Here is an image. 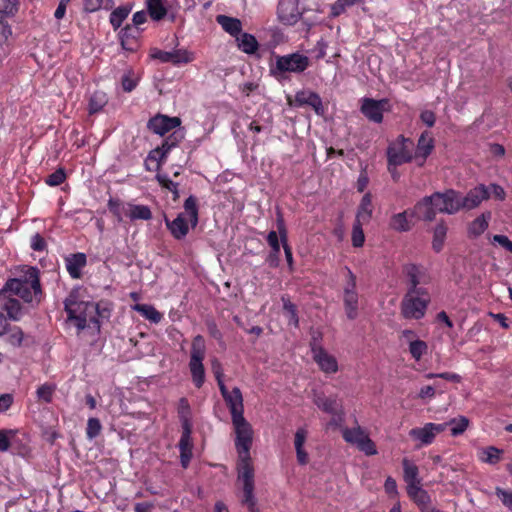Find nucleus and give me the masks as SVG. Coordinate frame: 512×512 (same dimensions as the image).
Here are the masks:
<instances>
[{
	"instance_id": "obj_10",
	"label": "nucleus",
	"mask_w": 512,
	"mask_h": 512,
	"mask_svg": "<svg viewBox=\"0 0 512 512\" xmlns=\"http://www.w3.org/2000/svg\"><path fill=\"white\" fill-rule=\"evenodd\" d=\"M22 314V306L18 300H9L0 294V336L7 330L8 319L18 321Z\"/></svg>"
},
{
	"instance_id": "obj_40",
	"label": "nucleus",
	"mask_w": 512,
	"mask_h": 512,
	"mask_svg": "<svg viewBox=\"0 0 512 512\" xmlns=\"http://www.w3.org/2000/svg\"><path fill=\"white\" fill-rule=\"evenodd\" d=\"M432 149V138L429 137L428 134L423 133L418 140L417 148L415 151L416 157H422L425 159L431 153Z\"/></svg>"
},
{
	"instance_id": "obj_64",
	"label": "nucleus",
	"mask_w": 512,
	"mask_h": 512,
	"mask_svg": "<svg viewBox=\"0 0 512 512\" xmlns=\"http://www.w3.org/2000/svg\"><path fill=\"white\" fill-rule=\"evenodd\" d=\"M420 118L423 123H425L428 127H432L435 123V114L430 110H424L420 114Z\"/></svg>"
},
{
	"instance_id": "obj_6",
	"label": "nucleus",
	"mask_w": 512,
	"mask_h": 512,
	"mask_svg": "<svg viewBox=\"0 0 512 512\" xmlns=\"http://www.w3.org/2000/svg\"><path fill=\"white\" fill-rule=\"evenodd\" d=\"M205 354V340L201 335H197L192 341L189 361L192 382L197 388H201L205 382V369L203 365Z\"/></svg>"
},
{
	"instance_id": "obj_45",
	"label": "nucleus",
	"mask_w": 512,
	"mask_h": 512,
	"mask_svg": "<svg viewBox=\"0 0 512 512\" xmlns=\"http://www.w3.org/2000/svg\"><path fill=\"white\" fill-rule=\"evenodd\" d=\"M178 414L182 423V427L191 425V409L186 398H181L178 404Z\"/></svg>"
},
{
	"instance_id": "obj_18",
	"label": "nucleus",
	"mask_w": 512,
	"mask_h": 512,
	"mask_svg": "<svg viewBox=\"0 0 512 512\" xmlns=\"http://www.w3.org/2000/svg\"><path fill=\"white\" fill-rule=\"evenodd\" d=\"M184 137L183 132L175 131L169 137H167L160 147L152 150L148 155V160L155 161L157 164V168L161 165L163 159L166 157L167 153L175 147Z\"/></svg>"
},
{
	"instance_id": "obj_47",
	"label": "nucleus",
	"mask_w": 512,
	"mask_h": 512,
	"mask_svg": "<svg viewBox=\"0 0 512 512\" xmlns=\"http://www.w3.org/2000/svg\"><path fill=\"white\" fill-rule=\"evenodd\" d=\"M427 344L422 340H411L409 351L415 360H419L427 351Z\"/></svg>"
},
{
	"instance_id": "obj_59",
	"label": "nucleus",
	"mask_w": 512,
	"mask_h": 512,
	"mask_svg": "<svg viewBox=\"0 0 512 512\" xmlns=\"http://www.w3.org/2000/svg\"><path fill=\"white\" fill-rule=\"evenodd\" d=\"M17 0H0V14H12L16 9Z\"/></svg>"
},
{
	"instance_id": "obj_51",
	"label": "nucleus",
	"mask_w": 512,
	"mask_h": 512,
	"mask_svg": "<svg viewBox=\"0 0 512 512\" xmlns=\"http://www.w3.org/2000/svg\"><path fill=\"white\" fill-rule=\"evenodd\" d=\"M85 10L89 12L97 11L100 8L109 9L112 7V0H84Z\"/></svg>"
},
{
	"instance_id": "obj_42",
	"label": "nucleus",
	"mask_w": 512,
	"mask_h": 512,
	"mask_svg": "<svg viewBox=\"0 0 512 512\" xmlns=\"http://www.w3.org/2000/svg\"><path fill=\"white\" fill-rule=\"evenodd\" d=\"M130 12L131 7L128 5L120 6L112 11L110 14V23L115 30L122 25L123 21L128 17Z\"/></svg>"
},
{
	"instance_id": "obj_32",
	"label": "nucleus",
	"mask_w": 512,
	"mask_h": 512,
	"mask_svg": "<svg viewBox=\"0 0 512 512\" xmlns=\"http://www.w3.org/2000/svg\"><path fill=\"white\" fill-rule=\"evenodd\" d=\"M448 227L444 221H440L433 230L432 248L435 252H440L443 249Z\"/></svg>"
},
{
	"instance_id": "obj_38",
	"label": "nucleus",
	"mask_w": 512,
	"mask_h": 512,
	"mask_svg": "<svg viewBox=\"0 0 512 512\" xmlns=\"http://www.w3.org/2000/svg\"><path fill=\"white\" fill-rule=\"evenodd\" d=\"M185 214L189 217V222L192 228H195L198 224V207L197 200L194 196L188 197L184 202Z\"/></svg>"
},
{
	"instance_id": "obj_24",
	"label": "nucleus",
	"mask_w": 512,
	"mask_h": 512,
	"mask_svg": "<svg viewBox=\"0 0 512 512\" xmlns=\"http://www.w3.org/2000/svg\"><path fill=\"white\" fill-rule=\"evenodd\" d=\"M230 413L231 418H236L243 416L244 406H243V397L240 389L238 387H234L231 391L230 395L224 398Z\"/></svg>"
},
{
	"instance_id": "obj_23",
	"label": "nucleus",
	"mask_w": 512,
	"mask_h": 512,
	"mask_svg": "<svg viewBox=\"0 0 512 512\" xmlns=\"http://www.w3.org/2000/svg\"><path fill=\"white\" fill-rule=\"evenodd\" d=\"M65 263L69 275L74 279H78L81 277V270L85 267L87 258L84 253H75L66 257Z\"/></svg>"
},
{
	"instance_id": "obj_29",
	"label": "nucleus",
	"mask_w": 512,
	"mask_h": 512,
	"mask_svg": "<svg viewBox=\"0 0 512 512\" xmlns=\"http://www.w3.org/2000/svg\"><path fill=\"white\" fill-rule=\"evenodd\" d=\"M491 218V213L486 212L474 219L468 228L469 236L471 237H478L481 235L487 228L488 223Z\"/></svg>"
},
{
	"instance_id": "obj_35",
	"label": "nucleus",
	"mask_w": 512,
	"mask_h": 512,
	"mask_svg": "<svg viewBox=\"0 0 512 512\" xmlns=\"http://www.w3.org/2000/svg\"><path fill=\"white\" fill-rule=\"evenodd\" d=\"M407 211L394 214L391 219L389 226L391 229L397 232H407L411 229V224L408 220Z\"/></svg>"
},
{
	"instance_id": "obj_62",
	"label": "nucleus",
	"mask_w": 512,
	"mask_h": 512,
	"mask_svg": "<svg viewBox=\"0 0 512 512\" xmlns=\"http://www.w3.org/2000/svg\"><path fill=\"white\" fill-rule=\"evenodd\" d=\"M46 247L45 240L39 234L33 235L31 238V248L35 251H43Z\"/></svg>"
},
{
	"instance_id": "obj_27",
	"label": "nucleus",
	"mask_w": 512,
	"mask_h": 512,
	"mask_svg": "<svg viewBox=\"0 0 512 512\" xmlns=\"http://www.w3.org/2000/svg\"><path fill=\"white\" fill-rule=\"evenodd\" d=\"M217 22L223 30L229 33L231 36L238 37L242 31V23L239 19L229 17L226 15H218L216 18Z\"/></svg>"
},
{
	"instance_id": "obj_22",
	"label": "nucleus",
	"mask_w": 512,
	"mask_h": 512,
	"mask_svg": "<svg viewBox=\"0 0 512 512\" xmlns=\"http://www.w3.org/2000/svg\"><path fill=\"white\" fill-rule=\"evenodd\" d=\"M407 493L409 497L419 507L421 512H431L434 509V507L431 505L430 496L425 490L421 488V485L412 486V488H408Z\"/></svg>"
},
{
	"instance_id": "obj_61",
	"label": "nucleus",
	"mask_w": 512,
	"mask_h": 512,
	"mask_svg": "<svg viewBox=\"0 0 512 512\" xmlns=\"http://www.w3.org/2000/svg\"><path fill=\"white\" fill-rule=\"evenodd\" d=\"M487 188H488V191H489V195L491 194L494 198H496L498 200H501V201L505 199L506 193H505L504 189L500 185L491 184Z\"/></svg>"
},
{
	"instance_id": "obj_56",
	"label": "nucleus",
	"mask_w": 512,
	"mask_h": 512,
	"mask_svg": "<svg viewBox=\"0 0 512 512\" xmlns=\"http://www.w3.org/2000/svg\"><path fill=\"white\" fill-rule=\"evenodd\" d=\"M15 435L12 430H0V452H5L10 447V440Z\"/></svg>"
},
{
	"instance_id": "obj_55",
	"label": "nucleus",
	"mask_w": 512,
	"mask_h": 512,
	"mask_svg": "<svg viewBox=\"0 0 512 512\" xmlns=\"http://www.w3.org/2000/svg\"><path fill=\"white\" fill-rule=\"evenodd\" d=\"M66 178L65 172L63 169H58L51 175H49L46 179V183L49 186H58L64 182Z\"/></svg>"
},
{
	"instance_id": "obj_28",
	"label": "nucleus",
	"mask_w": 512,
	"mask_h": 512,
	"mask_svg": "<svg viewBox=\"0 0 512 512\" xmlns=\"http://www.w3.org/2000/svg\"><path fill=\"white\" fill-rule=\"evenodd\" d=\"M404 480L407 483V489L412 486H420L421 482L418 478V468L415 464L411 463L408 459H404L403 462Z\"/></svg>"
},
{
	"instance_id": "obj_34",
	"label": "nucleus",
	"mask_w": 512,
	"mask_h": 512,
	"mask_svg": "<svg viewBox=\"0 0 512 512\" xmlns=\"http://www.w3.org/2000/svg\"><path fill=\"white\" fill-rule=\"evenodd\" d=\"M147 9L150 17L155 21L163 19L167 14L164 0H147Z\"/></svg>"
},
{
	"instance_id": "obj_33",
	"label": "nucleus",
	"mask_w": 512,
	"mask_h": 512,
	"mask_svg": "<svg viewBox=\"0 0 512 512\" xmlns=\"http://www.w3.org/2000/svg\"><path fill=\"white\" fill-rule=\"evenodd\" d=\"M133 309L145 319L155 324L159 323L163 318V315L154 306L149 304H136L133 306Z\"/></svg>"
},
{
	"instance_id": "obj_52",
	"label": "nucleus",
	"mask_w": 512,
	"mask_h": 512,
	"mask_svg": "<svg viewBox=\"0 0 512 512\" xmlns=\"http://www.w3.org/2000/svg\"><path fill=\"white\" fill-rule=\"evenodd\" d=\"M183 432L179 441L180 451H192L191 430L192 426L182 427Z\"/></svg>"
},
{
	"instance_id": "obj_48",
	"label": "nucleus",
	"mask_w": 512,
	"mask_h": 512,
	"mask_svg": "<svg viewBox=\"0 0 512 512\" xmlns=\"http://www.w3.org/2000/svg\"><path fill=\"white\" fill-rule=\"evenodd\" d=\"M279 234L276 231H270L267 236V242L272 249V253L270 255L274 261L278 259V255L280 253V242H279Z\"/></svg>"
},
{
	"instance_id": "obj_60",
	"label": "nucleus",
	"mask_w": 512,
	"mask_h": 512,
	"mask_svg": "<svg viewBox=\"0 0 512 512\" xmlns=\"http://www.w3.org/2000/svg\"><path fill=\"white\" fill-rule=\"evenodd\" d=\"M307 430L305 428H299L295 433L294 445L295 448L304 447L307 438Z\"/></svg>"
},
{
	"instance_id": "obj_3",
	"label": "nucleus",
	"mask_w": 512,
	"mask_h": 512,
	"mask_svg": "<svg viewBox=\"0 0 512 512\" xmlns=\"http://www.w3.org/2000/svg\"><path fill=\"white\" fill-rule=\"evenodd\" d=\"M64 308L67 312L68 320L72 322L80 332L86 328L100 330L99 318H108L110 309L102 306L100 303L83 301L77 292H71L65 299Z\"/></svg>"
},
{
	"instance_id": "obj_57",
	"label": "nucleus",
	"mask_w": 512,
	"mask_h": 512,
	"mask_svg": "<svg viewBox=\"0 0 512 512\" xmlns=\"http://www.w3.org/2000/svg\"><path fill=\"white\" fill-rule=\"evenodd\" d=\"M357 447L360 451L364 452L366 455H375L377 453L375 444L369 438L368 435Z\"/></svg>"
},
{
	"instance_id": "obj_13",
	"label": "nucleus",
	"mask_w": 512,
	"mask_h": 512,
	"mask_svg": "<svg viewBox=\"0 0 512 512\" xmlns=\"http://www.w3.org/2000/svg\"><path fill=\"white\" fill-rule=\"evenodd\" d=\"M317 338L314 336L311 342V350L313 353V359L319 366V368L327 374H334L338 371V363L336 358L329 354L317 343Z\"/></svg>"
},
{
	"instance_id": "obj_46",
	"label": "nucleus",
	"mask_w": 512,
	"mask_h": 512,
	"mask_svg": "<svg viewBox=\"0 0 512 512\" xmlns=\"http://www.w3.org/2000/svg\"><path fill=\"white\" fill-rule=\"evenodd\" d=\"M156 179L162 187L173 193L174 200L179 198V184L177 182L172 181L166 174H157Z\"/></svg>"
},
{
	"instance_id": "obj_20",
	"label": "nucleus",
	"mask_w": 512,
	"mask_h": 512,
	"mask_svg": "<svg viewBox=\"0 0 512 512\" xmlns=\"http://www.w3.org/2000/svg\"><path fill=\"white\" fill-rule=\"evenodd\" d=\"M181 121L178 117H168L165 115H157L149 120L148 128L158 135H164L172 129L178 127Z\"/></svg>"
},
{
	"instance_id": "obj_11",
	"label": "nucleus",
	"mask_w": 512,
	"mask_h": 512,
	"mask_svg": "<svg viewBox=\"0 0 512 512\" xmlns=\"http://www.w3.org/2000/svg\"><path fill=\"white\" fill-rule=\"evenodd\" d=\"M151 57L162 63H171L176 66L188 64L195 59L194 53L185 48L174 49L172 51L154 49L151 52Z\"/></svg>"
},
{
	"instance_id": "obj_50",
	"label": "nucleus",
	"mask_w": 512,
	"mask_h": 512,
	"mask_svg": "<svg viewBox=\"0 0 512 512\" xmlns=\"http://www.w3.org/2000/svg\"><path fill=\"white\" fill-rule=\"evenodd\" d=\"M363 225L364 224H362V223L354 221L353 229H352V237H351L352 244L354 247H362L365 242V236H364V232L362 229Z\"/></svg>"
},
{
	"instance_id": "obj_7",
	"label": "nucleus",
	"mask_w": 512,
	"mask_h": 512,
	"mask_svg": "<svg viewBox=\"0 0 512 512\" xmlns=\"http://www.w3.org/2000/svg\"><path fill=\"white\" fill-rule=\"evenodd\" d=\"M413 149V141L402 135L391 142L387 148V162L390 164V168L393 165H402L410 162L413 158Z\"/></svg>"
},
{
	"instance_id": "obj_44",
	"label": "nucleus",
	"mask_w": 512,
	"mask_h": 512,
	"mask_svg": "<svg viewBox=\"0 0 512 512\" xmlns=\"http://www.w3.org/2000/svg\"><path fill=\"white\" fill-rule=\"evenodd\" d=\"M56 391V385L45 383L38 387L36 391V396L38 401L44 402V403H50L52 401L53 395Z\"/></svg>"
},
{
	"instance_id": "obj_15",
	"label": "nucleus",
	"mask_w": 512,
	"mask_h": 512,
	"mask_svg": "<svg viewBox=\"0 0 512 512\" xmlns=\"http://www.w3.org/2000/svg\"><path fill=\"white\" fill-rule=\"evenodd\" d=\"M279 21L284 25H294L302 16L299 0H280L277 8Z\"/></svg>"
},
{
	"instance_id": "obj_25",
	"label": "nucleus",
	"mask_w": 512,
	"mask_h": 512,
	"mask_svg": "<svg viewBox=\"0 0 512 512\" xmlns=\"http://www.w3.org/2000/svg\"><path fill=\"white\" fill-rule=\"evenodd\" d=\"M295 101L299 105L311 106L318 115H321L324 112L322 100L319 97V95L314 92H311V91L298 92L295 96Z\"/></svg>"
},
{
	"instance_id": "obj_36",
	"label": "nucleus",
	"mask_w": 512,
	"mask_h": 512,
	"mask_svg": "<svg viewBox=\"0 0 512 512\" xmlns=\"http://www.w3.org/2000/svg\"><path fill=\"white\" fill-rule=\"evenodd\" d=\"M502 454L503 450L490 446L480 450L479 459L482 462L494 465L501 460Z\"/></svg>"
},
{
	"instance_id": "obj_14",
	"label": "nucleus",
	"mask_w": 512,
	"mask_h": 512,
	"mask_svg": "<svg viewBox=\"0 0 512 512\" xmlns=\"http://www.w3.org/2000/svg\"><path fill=\"white\" fill-rule=\"evenodd\" d=\"M313 403L323 412L338 416L340 420L344 415L343 406L339 401L337 395L326 396L322 392H313Z\"/></svg>"
},
{
	"instance_id": "obj_49",
	"label": "nucleus",
	"mask_w": 512,
	"mask_h": 512,
	"mask_svg": "<svg viewBox=\"0 0 512 512\" xmlns=\"http://www.w3.org/2000/svg\"><path fill=\"white\" fill-rule=\"evenodd\" d=\"M361 1L362 0H337L331 6V16L337 17L340 14H342L346 10L347 7H351Z\"/></svg>"
},
{
	"instance_id": "obj_2",
	"label": "nucleus",
	"mask_w": 512,
	"mask_h": 512,
	"mask_svg": "<svg viewBox=\"0 0 512 512\" xmlns=\"http://www.w3.org/2000/svg\"><path fill=\"white\" fill-rule=\"evenodd\" d=\"M0 294L9 300H16L14 296H18L25 303L38 305L42 300L39 270L27 265L18 268L15 277L5 283Z\"/></svg>"
},
{
	"instance_id": "obj_9",
	"label": "nucleus",
	"mask_w": 512,
	"mask_h": 512,
	"mask_svg": "<svg viewBox=\"0 0 512 512\" xmlns=\"http://www.w3.org/2000/svg\"><path fill=\"white\" fill-rule=\"evenodd\" d=\"M346 284L343 289V303L348 319L354 320L358 316L359 295L356 291V276L346 268Z\"/></svg>"
},
{
	"instance_id": "obj_39",
	"label": "nucleus",
	"mask_w": 512,
	"mask_h": 512,
	"mask_svg": "<svg viewBox=\"0 0 512 512\" xmlns=\"http://www.w3.org/2000/svg\"><path fill=\"white\" fill-rule=\"evenodd\" d=\"M281 300L283 302L284 314L288 318V323L290 325H293L294 327H298L299 318L296 306L290 301V299L287 296H282Z\"/></svg>"
},
{
	"instance_id": "obj_21",
	"label": "nucleus",
	"mask_w": 512,
	"mask_h": 512,
	"mask_svg": "<svg viewBox=\"0 0 512 512\" xmlns=\"http://www.w3.org/2000/svg\"><path fill=\"white\" fill-rule=\"evenodd\" d=\"M165 224L172 236L177 240L184 239L191 227L189 217H187L185 213H179L172 221L166 218Z\"/></svg>"
},
{
	"instance_id": "obj_26",
	"label": "nucleus",
	"mask_w": 512,
	"mask_h": 512,
	"mask_svg": "<svg viewBox=\"0 0 512 512\" xmlns=\"http://www.w3.org/2000/svg\"><path fill=\"white\" fill-rule=\"evenodd\" d=\"M372 214H373L372 197H371L370 193H366L362 197L360 205L357 209L355 222L367 224L371 220Z\"/></svg>"
},
{
	"instance_id": "obj_41",
	"label": "nucleus",
	"mask_w": 512,
	"mask_h": 512,
	"mask_svg": "<svg viewBox=\"0 0 512 512\" xmlns=\"http://www.w3.org/2000/svg\"><path fill=\"white\" fill-rule=\"evenodd\" d=\"M108 98L106 93L96 91L92 94L89 101V113L94 114L100 112L103 107L107 104Z\"/></svg>"
},
{
	"instance_id": "obj_5",
	"label": "nucleus",
	"mask_w": 512,
	"mask_h": 512,
	"mask_svg": "<svg viewBox=\"0 0 512 512\" xmlns=\"http://www.w3.org/2000/svg\"><path fill=\"white\" fill-rule=\"evenodd\" d=\"M430 301L429 292L407 291L400 303V314L407 320H420L425 316Z\"/></svg>"
},
{
	"instance_id": "obj_17",
	"label": "nucleus",
	"mask_w": 512,
	"mask_h": 512,
	"mask_svg": "<svg viewBox=\"0 0 512 512\" xmlns=\"http://www.w3.org/2000/svg\"><path fill=\"white\" fill-rule=\"evenodd\" d=\"M489 198V191L488 188L480 184L473 189H471L465 197L461 196V193L459 192V204H460V210H471L476 207H478L482 201Z\"/></svg>"
},
{
	"instance_id": "obj_8",
	"label": "nucleus",
	"mask_w": 512,
	"mask_h": 512,
	"mask_svg": "<svg viewBox=\"0 0 512 512\" xmlns=\"http://www.w3.org/2000/svg\"><path fill=\"white\" fill-rule=\"evenodd\" d=\"M310 64L309 58L300 53H292L276 57L274 74L301 73L305 71Z\"/></svg>"
},
{
	"instance_id": "obj_54",
	"label": "nucleus",
	"mask_w": 512,
	"mask_h": 512,
	"mask_svg": "<svg viewBox=\"0 0 512 512\" xmlns=\"http://www.w3.org/2000/svg\"><path fill=\"white\" fill-rule=\"evenodd\" d=\"M23 339H24L23 331L20 328L15 327L10 331L7 341L10 345L19 347L22 345Z\"/></svg>"
},
{
	"instance_id": "obj_19",
	"label": "nucleus",
	"mask_w": 512,
	"mask_h": 512,
	"mask_svg": "<svg viewBox=\"0 0 512 512\" xmlns=\"http://www.w3.org/2000/svg\"><path fill=\"white\" fill-rule=\"evenodd\" d=\"M388 105V101L385 99L375 100L371 98L363 99L361 112L370 121L375 123H381L383 120V112Z\"/></svg>"
},
{
	"instance_id": "obj_31",
	"label": "nucleus",
	"mask_w": 512,
	"mask_h": 512,
	"mask_svg": "<svg viewBox=\"0 0 512 512\" xmlns=\"http://www.w3.org/2000/svg\"><path fill=\"white\" fill-rule=\"evenodd\" d=\"M126 215L131 220H149L152 218V212L146 205L128 204Z\"/></svg>"
},
{
	"instance_id": "obj_63",
	"label": "nucleus",
	"mask_w": 512,
	"mask_h": 512,
	"mask_svg": "<svg viewBox=\"0 0 512 512\" xmlns=\"http://www.w3.org/2000/svg\"><path fill=\"white\" fill-rule=\"evenodd\" d=\"M493 241L504 247L509 252H512V242L505 235H494Z\"/></svg>"
},
{
	"instance_id": "obj_16",
	"label": "nucleus",
	"mask_w": 512,
	"mask_h": 512,
	"mask_svg": "<svg viewBox=\"0 0 512 512\" xmlns=\"http://www.w3.org/2000/svg\"><path fill=\"white\" fill-rule=\"evenodd\" d=\"M446 428L447 424L427 423L423 427L411 429L409 435L422 445H429L433 442L436 435L445 431Z\"/></svg>"
},
{
	"instance_id": "obj_37",
	"label": "nucleus",
	"mask_w": 512,
	"mask_h": 512,
	"mask_svg": "<svg viewBox=\"0 0 512 512\" xmlns=\"http://www.w3.org/2000/svg\"><path fill=\"white\" fill-rule=\"evenodd\" d=\"M346 442L358 446L367 437V434L359 426L354 428H345L342 432Z\"/></svg>"
},
{
	"instance_id": "obj_12",
	"label": "nucleus",
	"mask_w": 512,
	"mask_h": 512,
	"mask_svg": "<svg viewBox=\"0 0 512 512\" xmlns=\"http://www.w3.org/2000/svg\"><path fill=\"white\" fill-rule=\"evenodd\" d=\"M404 272L408 278L407 291L428 292L422 287V285H426L430 282V276L424 267L409 264L405 266Z\"/></svg>"
},
{
	"instance_id": "obj_58",
	"label": "nucleus",
	"mask_w": 512,
	"mask_h": 512,
	"mask_svg": "<svg viewBox=\"0 0 512 512\" xmlns=\"http://www.w3.org/2000/svg\"><path fill=\"white\" fill-rule=\"evenodd\" d=\"M496 495L499 497L502 503L512 511V492L497 488Z\"/></svg>"
},
{
	"instance_id": "obj_4",
	"label": "nucleus",
	"mask_w": 512,
	"mask_h": 512,
	"mask_svg": "<svg viewBox=\"0 0 512 512\" xmlns=\"http://www.w3.org/2000/svg\"><path fill=\"white\" fill-rule=\"evenodd\" d=\"M459 192L447 189L422 198L414 207L412 214H417L425 221H433L437 213L455 214L460 211Z\"/></svg>"
},
{
	"instance_id": "obj_43",
	"label": "nucleus",
	"mask_w": 512,
	"mask_h": 512,
	"mask_svg": "<svg viewBox=\"0 0 512 512\" xmlns=\"http://www.w3.org/2000/svg\"><path fill=\"white\" fill-rule=\"evenodd\" d=\"M447 427H451V435L458 436L464 433L469 425V420L465 416H459L458 418H453L448 422H445Z\"/></svg>"
},
{
	"instance_id": "obj_1",
	"label": "nucleus",
	"mask_w": 512,
	"mask_h": 512,
	"mask_svg": "<svg viewBox=\"0 0 512 512\" xmlns=\"http://www.w3.org/2000/svg\"><path fill=\"white\" fill-rule=\"evenodd\" d=\"M232 423L236 434L235 445L239 455L238 480L242 482L244 493L242 503L248 506L250 512H257L254 496V469L250 458L253 430L244 416L233 418Z\"/></svg>"
},
{
	"instance_id": "obj_53",
	"label": "nucleus",
	"mask_w": 512,
	"mask_h": 512,
	"mask_svg": "<svg viewBox=\"0 0 512 512\" xmlns=\"http://www.w3.org/2000/svg\"><path fill=\"white\" fill-rule=\"evenodd\" d=\"M102 426L97 418H89L87 422L86 434L89 439H94L101 432Z\"/></svg>"
},
{
	"instance_id": "obj_30",
	"label": "nucleus",
	"mask_w": 512,
	"mask_h": 512,
	"mask_svg": "<svg viewBox=\"0 0 512 512\" xmlns=\"http://www.w3.org/2000/svg\"><path fill=\"white\" fill-rule=\"evenodd\" d=\"M236 41L238 48L246 54H253L258 50L259 44L252 34L242 33Z\"/></svg>"
}]
</instances>
